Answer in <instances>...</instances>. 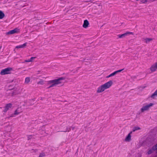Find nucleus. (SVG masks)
I'll return each mask as SVG.
<instances>
[{
    "label": "nucleus",
    "instance_id": "2eb2a0df",
    "mask_svg": "<svg viewBox=\"0 0 157 157\" xmlns=\"http://www.w3.org/2000/svg\"><path fill=\"white\" fill-rule=\"evenodd\" d=\"M152 40V39L151 38H143V41H144V42L146 43H148L150 42Z\"/></svg>",
    "mask_w": 157,
    "mask_h": 157
},
{
    "label": "nucleus",
    "instance_id": "423d86ee",
    "mask_svg": "<svg viewBox=\"0 0 157 157\" xmlns=\"http://www.w3.org/2000/svg\"><path fill=\"white\" fill-rule=\"evenodd\" d=\"M151 73H153L157 70V62L152 64L150 68Z\"/></svg>",
    "mask_w": 157,
    "mask_h": 157
},
{
    "label": "nucleus",
    "instance_id": "9b49d317",
    "mask_svg": "<svg viewBox=\"0 0 157 157\" xmlns=\"http://www.w3.org/2000/svg\"><path fill=\"white\" fill-rule=\"evenodd\" d=\"M130 34H133V33L132 32H127L124 34H122L121 35H119L118 36L119 38H121L123 37H124L125 36H127L128 35Z\"/></svg>",
    "mask_w": 157,
    "mask_h": 157
},
{
    "label": "nucleus",
    "instance_id": "f257e3e1",
    "mask_svg": "<svg viewBox=\"0 0 157 157\" xmlns=\"http://www.w3.org/2000/svg\"><path fill=\"white\" fill-rule=\"evenodd\" d=\"M64 79L65 78H64L61 77L58 79L48 81V85H50L48 88L49 89L61 84L62 83L61 81Z\"/></svg>",
    "mask_w": 157,
    "mask_h": 157
},
{
    "label": "nucleus",
    "instance_id": "a211bd4d",
    "mask_svg": "<svg viewBox=\"0 0 157 157\" xmlns=\"http://www.w3.org/2000/svg\"><path fill=\"white\" fill-rule=\"evenodd\" d=\"M44 84V81L43 80H40L37 82V84L39 85H43Z\"/></svg>",
    "mask_w": 157,
    "mask_h": 157
},
{
    "label": "nucleus",
    "instance_id": "1a4fd4ad",
    "mask_svg": "<svg viewBox=\"0 0 157 157\" xmlns=\"http://www.w3.org/2000/svg\"><path fill=\"white\" fill-rule=\"evenodd\" d=\"M155 150H157V144L153 146L151 149H149L147 152V154L148 155H149L152 153L154 151H155Z\"/></svg>",
    "mask_w": 157,
    "mask_h": 157
},
{
    "label": "nucleus",
    "instance_id": "f03ea898",
    "mask_svg": "<svg viewBox=\"0 0 157 157\" xmlns=\"http://www.w3.org/2000/svg\"><path fill=\"white\" fill-rule=\"evenodd\" d=\"M154 104L152 103H150L149 104H145L140 109V111L141 113H143L145 111L148 110L149 109L154 105Z\"/></svg>",
    "mask_w": 157,
    "mask_h": 157
},
{
    "label": "nucleus",
    "instance_id": "6ab92c4d",
    "mask_svg": "<svg viewBox=\"0 0 157 157\" xmlns=\"http://www.w3.org/2000/svg\"><path fill=\"white\" fill-rule=\"evenodd\" d=\"M157 96V90L151 96V97L154 98L155 96Z\"/></svg>",
    "mask_w": 157,
    "mask_h": 157
},
{
    "label": "nucleus",
    "instance_id": "ddd939ff",
    "mask_svg": "<svg viewBox=\"0 0 157 157\" xmlns=\"http://www.w3.org/2000/svg\"><path fill=\"white\" fill-rule=\"evenodd\" d=\"M89 25V23L88 21L87 20H86L84 21L82 26L84 28H86L88 27Z\"/></svg>",
    "mask_w": 157,
    "mask_h": 157
},
{
    "label": "nucleus",
    "instance_id": "c85d7f7f",
    "mask_svg": "<svg viewBox=\"0 0 157 157\" xmlns=\"http://www.w3.org/2000/svg\"><path fill=\"white\" fill-rule=\"evenodd\" d=\"M74 128V127H73L72 128V129L73 130Z\"/></svg>",
    "mask_w": 157,
    "mask_h": 157
},
{
    "label": "nucleus",
    "instance_id": "f3484780",
    "mask_svg": "<svg viewBox=\"0 0 157 157\" xmlns=\"http://www.w3.org/2000/svg\"><path fill=\"white\" fill-rule=\"evenodd\" d=\"M5 16L4 13L1 10H0V19L4 18Z\"/></svg>",
    "mask_w": 157,
    "mask_h": 157
},
{
    "label": "nucleus",
    "instance_id": "20e7f679",
    "mask_svg": "<svg viewBox=\"0 0 157 157\" xmlns=\"http://www.w3.org/2000/svg\"><path fill=\"white\" fill-rule=\"evenodd\" d=\"M22 112V109L21 107H18L15 111L13 114H12L10 117H8V118H9L10 117H14L15 115H17L19 114L20 113Z\"/></svg>",
    "mask_w": 157,
    "mask_h": 157
},
{
    "label": "nucleus",
    "instance_id": "aec40b11",
    "mask_svg": "<svg viewBox=\"0 0 157 157\" xmlns=\"http://www.w3.org/2000/svg\"><path fill=\"white\" fill-rule=\"evenodd\" d=\"M140 129V128L139 127H135L133 128L132 129L133 132H135L136 131Z\"/></svg>",
    "mask_w": 157,
    "mask_h": 157
},
{
    "label": "nucleus",
    "instance_id": "dca6fc26",
    "mask_svg": "<svg viewBox=\"0 0 157 157\" xmlns=\"http://www.w3.org/2000/svg\"><path fill=\"white\" fill-rule=\"evenodd\" d=\"M30 80V78L29 77H27L26 78L25 80V84H28Z\"/></svg>",
    "mask_w": 157,
    "mask_h": 157
},
{
    "label": "nucleus",
    "instance_id": "cd10ccee",
    "mask_svg": "<svg viewBox=\"0 0 157 157\" xmlns=\"http://www.w3.org/2000/svg\"><path fill=\"white\" fill-rule=\"evenodd\" d=\"M25 62H30L29 59V60H25Z\"/></svg>",
    "mask_w": 157,
    "mask_h": 157
},
{
    "label": "nucleus",
    "instance_id": "7ed1b4c3",
    "mask_svg": "<svg viewBox=\"0 0 157 157\" xmlns=\"http://www.w3.org/2000/svg\"><path fill=\"white\" fill-rule=\"evenodd\" d=\"M113 82L112 80H110L108 82L102 85L103 89L105 91V90L109 88L113 85Z\"/></svg>",
    "mask_w": 157,
    "mask_h": 157
},
{
    "label": "nucleus",
    "instance_id": "6e6552de",
    "mask_svg": "<svg viewBox=\"0 0 157 157\" xmlns=\"http://www.w3.org/2000/svg\"><path fill=\"white\" fill-rule=\"evenodd\" d=\"M12 104L11 103H9L6 104L4 108L3 111L4 112H6L8 110L12 108Z\"/></svg>",
    "mask_w": 157,
    "mask_h": 157
},
{
    "label": "nucleus",
    "instance_id": "bb28decb",
    "mask_svg": "<svg viewBox=\"0 0 157 157\" xmlns=\"http://www.w3.org/2000/svg\"><path fill=\"white\" fill-rule=\"evenodd\" d=\"M36 151H37V150H33V149H32V151H31V152H36Z\"/></svg>",
    "mask_w": 157,
    "mask_h": 157
},
{
    "label": "nucleus",
    "instance_id": "0eeeda50",
    "mask_svg": "<svg viewBox=\"0 0 157 157\" xmlns=\"http://www.w3.org/2000/svg\"><path fill=\"white\" fill-rule=\"evenodd\" d=\"M20 31V29L18 28H15V29L10 30L6 33L7 35L12 34L15 33H17Z\"/></svg>",
    "mask_w": 157,
    "mask_h": 157
},
{
    "label": "nucleus",
    "instance_id": "5701e85b",
    "mask_svg": "<svg viewBox=\"0 0 157 157\" xmlns=\"http://www.w3.org/2000/svg\"><path fill=\"white\" fill-rule=\"evenodd\" d=\"M45 155L44 153H42L40 154V155L39 156V157H43Z\"/></svg>",
    "mask_w": 157,
    "mask_h": 157
},
{
    "label": "nucleus",
    "instance_id": "9d476101",
    "mask_svg": "<svg viewBox=\"0 0 157 157\" xmlns=\"http://www.w3.org/2000/svg\"><path fill=\"white\" fill-rule=\"evenodd\" d=\"M132 133V132H131L128 133V135L125 138L124 140L126 142H129L131 140V134Z\"/></svg>",
    "mask_w": 157,
    "mask_h": 157
},
{
    "label": "nucleus",
    "instance_id": "39448f33",
    "mask_svg": "<svg viewBox=\"0 0 157 157\" xmlns=\"http://www.w3.org/2000/svg\"><path fill=\"white\" fill-rule=\"evenodd\" d=\"M12 70L11 68H7L2 70L0 72V74L2 75H4L6 74H9L10 73V72Z\"/></svg>",
    "mask_w": 157,
    "mask_h": 157
},
{
    "label": "nucleus",
    "instance_id": "4be33fe9",
    "mask_svg": "<svg viewBox=\"0 0 157 157\" xmlns=\"http://www.w3.org/2000/svg\"><path fill=\"white\" fill-rule=\"evenodd\" d=\"M124 69H121V70H117V71H116L114 72V73H115V74H117L118 73H119V72H121V71H122Z\"/></svg>",
    "mask_w": 157,
    "mask_h": 157
},
{
    "label": "nucleus",
    "instance_id": "4468645a",
    "mask_svg": "<svg viewBox=\"0 0 157 157\" xmlns=\"http://www.w3.org/2000/svg\"><path fill=\"white\" fill-rule=\"evenodd\" d=\"M27 44V43H25L21 45H19L18 46H17L16 47V48H24L25 46H26Z\"/></svg>",
    "mask_w": 157,
    "mask_h": 157
},
{
    "label": "nucleus",
    "instance_id": "412c9836",
    "mask_svg": "<svg viewBox=\"0 0 157 157\" xmlns=\"http://www.w3.org/2000/svg\"><path fill=\"white\" fill-rule=\"evenodd\" d=\"M115 75V73H114V72H113V73H111V74H110L109 75L107 76L106 77V78H109L110 77H112V76H114Z\"/></svg>",
    "mask_w": 157,
    "mask_h": 157
},
{
    "label": "nucleus",
    "instance_id": "393cba45",
    "mask_svg": "<svg viewBox=\"0 0 157 157\" xmlns=\"http://www.w3.org/2000/svg\"><path fill=\"white\" fill-rule=\"evenodd\" d=\"M141 2L142 3H145L147 2V0H141Z\"/></svg>",
    "mask_w": 157,
    "mask_h": 157
},
{
    "label": "nucleus",
    "instance_id": "f8f14e48",
    "mask_svg": "<svg viewBox=\"0 0 157 157\" xmlns=\"http://www.w3.org/2000/svg\"><path fill=\"white\" fill-rule=\"evenodd\" d=\"M104 91L102 86L101 85L99 86L97 88L96 92L97 93H101Z\"/></svg>",
    "mask_w": 157,
    "mask_h": 157
},
{
    "label": "nucleus",
    "instance_id": "a878e982",
    "mask_svg": "<svg viewBox=\"0 0 157 157\" xmlns=\"http://www.w3.org/2000/svg\"><path fill=\"white\" fill-rule=\"evenodd\" d=\"M67 130L65 131V132H69L70 131V130L71 129H70V128H67Z\"/></svg>",
    "mask_w": 157,
    "mask_h": 157
},
{
    "label": "nucleus",
    "instance_id": "b1692460",
    "mask_svg": "<svg viewBox=\"0 0 157 157\" xmlns=\"http://www.w3.org/2000/svg\"><path fill=\"white\" fill-rule=\"evenodd\" d=\"M36 58V57H32L30 59H29V60L30 61V62H32L33 61V59H35Z\"/></svg>",
    "mask_w": 157,
    "mask_h": 157
}]
</instances>
